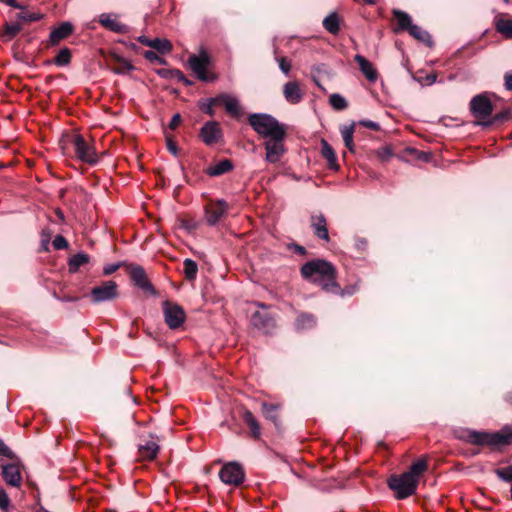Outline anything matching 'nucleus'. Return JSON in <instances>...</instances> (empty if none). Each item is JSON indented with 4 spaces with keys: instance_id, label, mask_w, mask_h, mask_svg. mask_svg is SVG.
I'll list each match as a JSON object with an SVG mask.
<instances>
[{
    "instance_id": "1",
    "label": "nucleus",
    "mask_w": 512,
    "mask_h": 512,
    "mask_svg": "<svg viewBox=\"0 0 512 512\" xmlns=\"http://www.w3.org/2000/svg\"><path fill=\"white\" fill-rule=\"evenodd\" d=\"M301 276L330 293L338 291L337 269L333 263L324 259H314L306 262L300 269Z\"/></svg>"
},
{
    "instance_id": "2",
    "label": "nucleus",
    "mask_w": 512,
    "mask_h": 512,
    "mask_svg": "<svg viewBox=\"0 0 512 512\" xmlns=\"http://www.w3.org/2000/svg\"><path fill=\"white\" fill-rule=\"evenodd\" d=\"M457 438L472 445L504 446L512 444V425H505L495 433L464 429Z\"/></svg>"
},
{
    "instance_id": "3",
    "label": "nucleus",
    "mask_w": 512,
    "mask_h": 512,
    "mask_svg": "<svg viewBox=\"0 0 512 512\" xmlns=\"http://www.w3.org/2000/svg\"><path fill=\"white\" fill-rule=\"evenodd\" d=\"M248 123L261 137L268 139L286 132L284 124L275 117L266 113H253L248 117Z\"/></svg>"
},
{
    "instance_id": "4",
    "label": "nucleus",
    "mask_w": 512,
    "mask_h": 512,
    "mask_svg": "<svg viewBox=\"0 0 512 512\" xmlns=\"http://www.w3.org/2000/svg\"><path fill=\"white\" fill-rule=\"evenodd\" d=\"M387 483L388 487L395 492L397 499H406L414 495L418 487L414 477L405 472L400 475H391Z\"/></svg>"
},
{
    "instance_id": "5",
    "label": "nucleus",
    "mask_w": 512,
    "mask_h": 512,
    "mask_svg": "<svg viewBox=\"0 0 512 512\" xmlns=\"http://www.w3.org/2000/svg\"><path fill=\"white\" fill-rule=\"evenodd\" d=\"M210 65V56L205 50H202L198 55L192 54L188 58V66L197 78L204 82H213L216 79L215 75H209L207 68Z\"/></svg>"
},
{
    "instance_id": "6",
    "label": "nucleus",
    "mask_w": 512,
    "mask_h": 512,
    "mask_svg": "<svg viewBox=\"0 0 512 512\" xmlns=\"http://www.w3.org/2000/svg\"><path fill=\"white\" fill-rule=\"evenodd\" d=\"M219 478L226 485L239 486L244 482L245 470L239 462L231 461L220 469Z\"/></svg>"
},
{
    "instance_id": "7",
    "label": "nucleus",
    "mask_w": 512,
    "mask_h": 512,
    "mask_svg": "<svg viewBox=\"0 0 512 512\" xmlns=\"http://www.w3.org/2000/svg\"><path fill=\"white\" fill-rule=\"evenodd\" d=\"M287 133L284 132L279 135H275L272 138H268L264 142V148L266 151L265 160L269 163H277L280 161L282 156L286 152L284 140Z\"/></svg>"
},
{
    "instance_id": "8",
    "label": "nucleus",
    "mask_w": 512,
    "mask_h": 512,
    "mask_svg": "<svg viewBox=\"0 0 512 512\" xmlns=\"http://www.w3.org/2000/svg\"><path fill=\"white\" fill-rule=\"evenodd\" d=\"M255 305L263 310L256 311L252 314L251 323L256 329L268 334L275 328V319L271 313L267 311V306L264 303L255 302Z\"/></svg>"
},
{
    "instance_id": "9",
    "label": "nucleus",
    "mask_w": 512,
    "mask_h": 512,
    "mask_svg": "<svg viewBox=\"0 0 512 512\" xmlns=\"http://www.w3.org/2000/svg\"><path fill=\"white\" fill-rule=\"evenodd\" d=\"M118 296V285L114 281H105L91 289L90 297L93 303L98 304L114 300Z\"/></svg>"
},
{
    "instance_id": "10",
    "label": "nucleus",
    "mask_w": 512,
    "mask_h": 512,
    "mask_svg": "<svg viewBox=\"0 0 512 512\" xmlns=\"http://www.w3.org/2000/svg\"><path fill=\"white\" fill-rule=\"evenodd\" d=\"M74 149L77 157L90 165H94L98 162V156L93 145L85 140V138L77 134L73 140Z\"/></svg>"
},
{
    "instance_id": "11",
    "label": "nucleus",
    "mask_w": 512,
    "mask_h": 512,
    "mask_svg": "<svg viewBox=\"0 0 512 512\" xmlns=\"http://www.w3.org/2000/svg\"><path fill=\"white\" fill-rule=\"evenodd\" d=\"M163 313L166 324L170 329L179 328L185 321L186 315L183 308L170 301L163 302Z\"/></svg>"
},
{
    "instance_id": "12",
    "label": "nucleus",
    "mask_w": 512,
    "mask_h": 512,
    "mask_svg": "<svg viewBox=\"0 0 512 512\" xmlns=\"http://www.w3.org/2000/svg\"><path fill=\"white\" fill-rule=\"evenodd\" d=\"M127 268L131 281L135 286L151 295L156 294V290L149 281L147 274L142 266L137 264H130L127 266Z\"/></svg>"
},
{
    "instance_id": "13",
    "label": "nucleus",
    "mask_w": 512,
    "mask_h": 512,
    "mask_svg": "<svg viewBox=\"0 0 512 512\" xmlns=\"http://www.w3.org/2000/svg\"><path fill=\"white\" fill-rule=\"evenodd\" d=\"M470 111L477 119L485 120L492 115L493 105L486 95L479 94L471 99Z\"/></svg>"
},
{
    "instance_id": "14",
    "label": "nucleus",
    "mask_w": 512,
    "mask_h": 512,
    "mask_svg": "<svg viewBox=\"0 0 512 512\" xmlns=\"http://www.w3.org/2000/svg\"><path fill=\"white\" fill-rule=\"evenodd\" d=\"M229 205L225 200L210 202L205 207V220L209 226H215L228 212Z\"/></svg>"
},
{
    "instance_id": "15",
    "label": "nucleus",
    "mask_w": 512,
    "mask_h": 512,
    "mask_svg": "<svg viewBox=\"0 0 512 512\" xmlns=\"http://www.w3.org/2000/svg\"><path fill=\"white\" fill-rule=\"evenodd\" d=\"M199 137L207 146L218 143L223 137L219 123L217 121L206 122L200 129Z\"/></svg>"
},
{
    "instance_id": "16",
    "label": "nucleus",
    "mask_w": 512,
    "mask_h": 512,
    "mask_svg": "<svg viewBox=\"0 0 512 512\" xmlns=\"http://www.w3.org/2000/svg\"><path fill=\"white\" fill-rule=\"evenodd\" d=\"M159 439L154 435H149L148 438H141V442L138 445L139 457L142 460H154L156 459L160 446L158 444Z\"/></svg>"
},
{
    "instance_id": "17",
    "label": "nucleus",
    "mask_w": 512,
    "mask_h": 512,
    "mask_svg": "<svg viewBox=\"0 0 512 512\" xmlns=\"http://www.w3.org/2000/svg\"><path fill=\"white\" fill-rule=\"evenodd\" d=\"M99 23L109 31L125 34L129 32V27L116 19V16L110 13H103L99 16Z\"/></svg>"
},
{
    "instance_id": "18",
    "label": "nucleus",
    "mask_w": 512,
    "mask_h": 512,
    "mask_svg": "<svg viewBox=\"0 0 512 512\" xmlns=\"http://www.w3.org/2000/svg\"><path fill=\"white\" fill-rule=\"evenodd\" d=\"M74 31V26L70 22H62L55 27L49 35V44L51 46L58 45L62 40L70 36Z\"/></svg>"
},
{
    "instance_id": "19",
    "label": "nucleus",
    "mask_w": 512,
    "mask_h": 512,
    "mask_svg": "<svg viewBox=\"0 0 512 512\" xmlns=\"http://www.w3.org/2000/svg\"><path fill=\"white\" fill-rule=\"evenodd\" d=\"M311 227L315 236L326 242L329 241V233L327 228V221L323 214H317L311 216Z\"/></svg>"
},
{
    "instance_id": "20",
    "label": "nucleus",
    "mask_w": 512,
    "mask_h": 512,
    "mask_svg": "<svg viewBox=\"0 0 512 512\" xmlns=\"http://www.w3.org/2000/svg\"><path fill=\"white\" fill-rule=\"evenodd\" d=\"M283 95L290 104H298L303 98V92L297 81L287 82L283 87Z\"/></svg>"
},
{
    "instance_id": "21",
    "label": "nucleus",
    "mask_w": 512,
    "mask_h": 512,
    "mask_svg": "<svg viewBox=\"0 0 512 512\" xmlns=\"http://www.w3.org/2000/svg\"><path fill=\"white\" fill-rule=\"evenodd\" d=\"M2 476L7 484L14 487H18L22 482L19 467L12 463L2 466Z\"/></svg>"
},
{
    "instance_id": "22",
    "label": "nucleus",
    "mask_w": 512,
    "mask_h": 512,
    "mask_svg": "<svg viewBox=\"0 0 512 512\" xmlns=\"http://www.w3.org/2000/svg\"><path fill=\"white\" fill-rule=\"evenodd\" d=\"M355 62L359 65L360 71L367 78L368 81L374 83L378 79V72L373 64L368 61L364 56L357 54L354 57Z\"/></svg>"
},
{
    "instance_id": "23",
    "label": "nucleus",
    "mask_w": 512,
    "mask_h": 512,
    "mask_svg": "<svg viewBox=\"0 0 512 512\" xmlns=\"http://www.w3.org/2000/svg\"><path fill=\"white\" fill-rule=\"evenodd\" d=\"M241 417L245 424L250 429L251 437L256 440H259L261 437V428L254 414L250 410L243 408L241 411Z\"/></svg>"
},
{
    "instance_id": "24",
    "label": "nucleus",
    "mask_w": 512,
    "mask_h": 512,
    "mask_svg": "<svg viewBox=\"0 0 512 512\" xmlns=\"http://www.w3.org/2000/svg\"><path fill=\"white\" fill-rule=\"evenodd\" d=\"M219 101L220 104L224 105L225 110L228 114H230L233 117L240 116L241 107L237 98L228 94H220Z\"/></svg>"
},
{
    "instance_id": "25",
    "label": "nucleus",
    "mask_w": 512,
    "mask_h": 512,
    "mask_svg": "<svg viewBox=\"0 0 512 512\" xmlns=\"http://www.w3.org/2000/svg\"><path fill=\"white\" fill-rule=\"evenodd\" d=\"M280 407L281 406L279 404L267 403V402H263L261 405V410H262L264 417L267 420L271 421L277 429H279L280 424H281L279 415H278V411H279Z\"/></svg>"
},
{
    "instance_id": "26",
    "label": "nucleus",
    "mask_w": 512,
    "mask_h": 512,
    "mask_svg": "<svg viewBox=\"0 0 512 512\" xmlns=\"http://www.w3.org/2000/svg\"><path fill=\"white\" fill-rule=\"evenodd\" d=\"M321 155L327 161V165L332 170H338L339 165L337 163L336 153L333 147L325 140H321Z\"/></svg>"
},
{
    "instance_id": "27",
    "label": "nucleus",
    "mask_w": 512,
    "mask_h": 512,
    "mask_svg": "<svg viewBox=\"0 0 512 512\" xmlns=\"http://www.w3.org/2000/svg\"><path fill=\"white\" fill-rule=\"evenodd\" d=\"M392 14L394 18L397 20V27L394 28V32H408L410 30V26L413 25L411 16L408 13L397 9H394Z\"/></svg>"
},
{
    "instance_id": "28",
    "label": "nucleus",
    "mask_w": 512,
    "mask_h": 512,
    "mask_svg": "<svg viewBox=\"0 0 512 512\" xmlns=\"http://www.w3.org/2000/svg\"><path fill=\"white\" fill-rule=\"evenodd\" d=\"M233 169V163L229 159H223L218 163L209 166L206 169V174L211 177H217L223 175Z\"/></svg>"
},
{
    "instance_id": "29",
    "label": "nucleus",
    "mask_w": 512,
    "mask_h": 512,
    "mask_svg": "<svg viewBox=\"0 0 512 512\" xmlns=\"http://www.w3.org/2000/svg\"><path fill=\"white\" fill-rule=\"evenodd\" d=\"M158 74L163 78H168L171 80H176L182 83L184 86L188 87L193 84L191 80H189L184 73L179 69H162L158 71Z\"/></svg>"
},
{
    "instance_id": "30",
    "label": "nucleus",
    "mask_w": 512,
    "mask_h": 512,
    "mask_svg": "<svg viewBox=\"0 0 512 512\" xmlns=\"http://www.w3.org/2000/svg\"><path fill=\"white\" fill-rule=\"evenodd\" d=\"M409 35L415 38L416 40L426 44L427 46L433 45V40L431 35L420 26L413 24L410 26V30L408 31Z\"/></svg>"
},
{
    "instance_id": "31",
    "label": "nucleus",
    "mask_w": 512,
    "mask_h": 512,
    "mask_svg": "<svg viewBox=\"0 0 512 512\" xmlns=\"http://www.w3.org/2000/svg\"><path fill=\"white\" fill-rule=\"evenodd\" d=\"M22 26L19 22L5 23L3 31L0 33V38L5 41H11L20 31Z\"/></svg>"
},
{
    "instance_id": "32",
    "label": "nucleus",
    "mask_w": 512,
    "mask_h": 512,
    "mask_svg": "<svg viewBox=\"0 0 512 512\" xmlns=\"http://www.w3.org/2000/svg\"><path fill=\"white\" fill-rule=\"evenodd\" d=\"M90 260V257L88 254L84 252H79L75 255H73L69 261H68V269L69 272L75 273L78 271V269L83 266L84 264H87Z\"/></svg>"
},
{
    "instance_id": "33",
    "label": "nucleus",
    "mask_w": 512,
    "mask_h": 512,
    "mask_svg": "<svg viewBox=\"0 0 512 512\" xmlns=\"http://www.w3.org/2000/svg\"><path fill=\"white\" fill-rule=\"evenodd\" d=\"M428 465L425 459H418L416 462L412 463L406 474L413 476L417 483H419L420 476L427 470Z\"/></svg>"
},
{
    "instance_id": "34",
    "label": "nucleus",
    "mask_w": 512,
    "mask_h": 512,
    "mask_svg": "<svg viewBox=\"0 0 512 512\" xmlns=\"http://www.w3.org/2000/svg\"><path fill=\"white\" fill-rule=\"evenodd\" d=\"M324 28L331 34H337L340 30L339 16L336 12L330 13L323 20Z\"/></svg>"
},
{
    "instance_id": "35",
    "label": "nucleus",
    "mask_w": 512,
    "mask_h": 512,
    "mask_svg": "<svg viewBox=\"0 0 512 512\" xmlns=\"http://www.w3.org/2000/svg\"><path fill=\"white\" fill-rule=\"evenodd\" d=\"M316 319L312 314L303 313L298 316L295 322L297 330H307L315 326Z\"/></svg>"
},
{
    "instance_id": "36",
    "label": "nucleus",
    "mask_w": 512,
    "mask_h": 512,
    "mask_svg": "<svg viewBox=\"0 0 512 512\" xmlns=\"http://www.w3.org/2000/svg\"><path fill=\"white\" fill-rule=\"evenodd\" d=\"M183 272L187 280H195L198 273L197 263L190 258H186L183 262Z\"/></svg>"
},
{
    "instance_id": "37",
    "label": "nucleus",
    "mask_w": 512,
    "mask_h": 512,
    "mask_svg": "<svg viewBox=\"0 0 512 512\" xmlns=\"http://www.w3.org/2000/svg\"><path fill=\"white\" fill-rule=\"evenodd\" d=\"M215 105H220L219 95L199 102L200 110L209 116L215 115V110L213 108Z\"/></svg>"
},
{
    "instance_id": "38",
    "label": "nucleus",
    "mask_w": 512,
    "mask_h": 512,
    "mask_svg": "<svg viewBox=\"0 0 512 512\" xmlns=\"http://www.w3.org/2000/svg\"><path fill=\"white\" fill-rule=\"evenodd\" d=\"M354 126H355V124L352 123L351 125L344 126L341 129V135H342L344 144L350 152H354V142H353Z\"/></svg>"
},
{
    "instance_id": "39",
    "label": "nucleus",
    "mask_w": 512,
    "mask_h": 512,
    "mask_svg": "<svg viewBox=\"0 0 512 512\" xmlns=\"http://www.w3.org/2000/svg\"><path fill=\"white\" fill-rule=\"evenodd\" d=\"M496 30L504 37L512 38V20L510 19H498L495 23Z\"/></svg>"
},
{
    "instance_id": "40",
    "label": "nucleus",
    "mask_w": 512,
    "mask_h": 512,
    "mask_svg": "<svg viewBox=\"0 0 512 512\" xmlns=\"http://www.w3.org/2000/svg\"><path fill=\"white\" fill-rule=\"evenodd\" d=\"M151 48L155 49L157 52L161 54H166L171 52L172 44L167 39L155 38L152 39Z\"/></svg>"
},
{
    "instance_id": "41",
    "label": "nucleus",
    "mask_w": 512,
    "mask_h": 512,
    "mask_svg": "<svg viewBox=\"0 0 512 512\" xmlns=\"http://www.w3.org/2000/svg\"><path fill=\"white\" fill-rule=\"evenodd\" d=\"M329 103L333 109L338 111L345 110L348 107L346 99L338 93H334L329 97Z\"/></svg>"
},
{
    "instance_id": "42",
    "label": "nucleus",
    "mask_w": 512,
    "mask_h": 512,
    "mask_svg": "<svg viewBox=\"0 0 512 512\" xmlns=\"http://www.w3.org/2000/svg\"><path fill=\"white\" fill-rule=\"evenodd\" d=\"M71 61V51L69 48H62L54 58V63L57 66H66Z\"/></svg>"
},
{
    "instance_id": "43",
    "label": "nucleus",
    "mask_w": 512,
    "mask_h": 512,
    "mask_svg": "<svg viewBox=\"0 0 512 512\" xmlns=\"http://www.w3.org/2000/svg\"><path fill=\"white\" fill-rule=\"evenodd\" d=\"M134 69V66L126 59L120 58L117 66L112 68V71L118 75H124Z\"/></svg>"
},
{
    "instance_id": "44",
    "label": "nucleus",
    "mask_w": 512,
    "mask_h": 512,
    "mask_svg": "<svg viewBox=\"0 0 512 512\" xmlns=\"http://www.w3.org/2000/svg\"><path fill=\"white\" fill-rule=\"evenodd\" d=\"M494 473L500 480L512 484V465L497 468Z\"/></svg>"
},
{
    "instance_id": "45",
    "label": "nucleus",
    "mask_w": 512,
    "mask_h": 512,
    "mask_svg": "<svg viewBox=\"0 0 512 512\" xmlns=\"http://www.w3.org/2000/svg\"><path fill=\"white\" fill-rule=\"evenodd\" d=\"M42 19V15L35 12H20L17 14V20L20 22H35Z\"/></svg>"
},
{
    "instance_id": "46",
    "label": "nucleus",
    "mask_w": 512,
    "mask_h": 512,
    "mask_svg": "<svg viewBox=\"0 0 512 512\" xmlns=\"http://www.w3.org/2000/svg\"><path fill=\"white\" fill-rule=\"evenodd\" d=\"M52 245H53L54 249H56V250H63L69 246L68 241L62 235L55 236V238L53 239Z\"/></svg>"
},
{
    "instance_id": "47",
    "label": "nucleus",
    "mask_w": 512,
    "mask_h": 512,
    "mask_svg": "<svg viewBox=\"0 0 512 512\" xmlns=\"http://www.w3.org/2000/svg\"><path fill=\"white\" fill-rule=\"evenodd\" d=\"M276 61L279 64L280 70L288 75L291 70V62L287 60L285 57H276Z\"/></svg>"
},
{
    "instance_id": "48",
    "label": "nucleus",
    "mask_w": 512,
    "mask_h": 512,
    "mask_svg": "<svg viewBox=\"0 0 512 512\" xmlns=\"http://www.w3.org/2000/svg\"><path fill=\"white\" fill-rule=\"evenodd\" d=\"M356 290H357V286L356 285L345 287L344 289H342L339 286L338 291L331 292V293L332 294H337V295H340V296L344 297V296H351V295H353L356 292Z\"/></svg>"
},
{
    "instance_id": "49",
    "label": "nucleus",
    "mask_w": 512,
    "mask_h": 512,
    "mask_svg": "<svg viewBox=\"0 0 512 512\" xmlns=\"http://www.w3.org/2000/svg\"><path fill=\"white\" fill-rule=\"evenodd\" d=\"M144 57H145V59H147L150 62H157L160 64H162L164 62L163 59L156 52H154L152 50L145 51Z\"/></svg>"
},
{
    "instance_id": "50",
    "label": "nucleus",
    "mask_w": 512,
    "mask_h": 512,
    "mask_svg": "<svg viewBox=\"0 0 512 512\" xmlns=\"http://www.w3.org/2000/svg\"><path fill=\"white\" fill-rule=\"evenodd\" d=\"M10 505V499L3 488H0V508L5 510Z\"/></svg>"
},
{
    "instance_id": "51",
    "label": "nucleus",
    "mask_w": 512,
    "mask_h": 512,
    "mask_svg": "<svg viewBox=\"0 0 512 512\" xmlns=\"http://www.w3.org/2000/svg\"><path fill=\"white\" fill-rule=\"evenodd\" d=\"M122 264V262H119L105 265L103 268V274L106 276L111 275L112 273L117 271L122 266Z\"/></svg>"
},
{
    "instance_id": "52",
    "label": "nucleus",
    "mask_w": 512,
    "mask_h": 512,
    "mask_svg": "<svg viewBox=\"0 0 512 512\" xmlns=\"http://www.w3.org/2000/svg\"><path fill=\"white\" fill-rule=\"evenodd\" d=\"M0 456H4L7 458L14 457V453L1 439H0Z\"/></svg>"
},
{
    "instance_id": "53",
    "label": "nucleus",
    "mask_w": 512,
    "mask_h": 512,
    "mask_svg": "<svg viewBox=\"0 0 512 512\" xmlns=\"http://www.w3.org/2000/svg\"><path fill=\"white\" fill-rule=\"evenodd\" d=\"M359 124L374 131L380 130V125L377 122L371 120H360Z\"/></svg>"
},
{
    "instance_id": "54",
    "label": "nucleus",
    "mask_w": 512,
    "mask_h": 512,
    "mask_svg": "<svg viewBox=\"0 0 512 512\" xmlns=\"http://www.w3.org/2000/svg\"><path fill=\"white\" fill-rule=\"evenodd\" d=\"M289 249L293 251L296 254L299 255H305L306 254V248L304 246L298 245V244H291L289 245Z\"/></svg>"
},
{
    "instance_id": "55",
    "label": "nucleus",
    "mask_w": 512,
    "mask_h": 512,
    "mask_svg": "<svg viewBox=\"0 0 512 512\" xmlns=\"http://www.w3.org/2000/svg\"><path fill=\"white\" fill-rule=\"evenodd\" d=\"M180 121H181V116L179 113L177 114H174L170 120V123H169V128L174 130L178 127V125L180 124Z\"/></svg>"
},
{
    "instance_id": "56",
    "label": "nucleus",
    "mask_w": 512,
    "mask_h": 512,
    "mask_svg": "<svg viewBox=\"0 0 512 512\" xmlns=\"http://www.w3.org/2000/svg\"><path fill=\"white\" fill-rule=\"evenodd\" d=\"M166 142L168 151L173 155H177L178 149L176 143L171 138L168 137L166 139Z\"/></svg>"
},
{
    "instance_id": "57",
    "label": "nucleus",
    "mask_w": 512,
    "mask_h": 512,
    "mask_svg": "<svg viewBox=\"0 0 512 512\" xmlns=\"http://www.w3.org/2000/svg\"><path fill=\"white\" fill-rule=\"evenodd\" d=\"M505 87L507 90H512V73L505 74Z\"/></svg>"
},
{
    "instance_id": "58",
    "label": "nucleus",
    "mask_w": 512,
    "mask_h": 512,
    "mask_svg": "<svg viewBox=\"0 0 512 512\" xmlns=\"http://www.w3.org/2000/svg\"><path fill=\"white\" fill-rule=\"evenodd\" d=\"M0 1L5 3L6 5H8L10 7L17 8V9H22V6L19 3H17L15 0H0Z\"/></svg>"
},
{
    "instance_id": "59",
    "label": "nucleus",
    "mask_w": 512,
    "mask_h": 512,
    "mask_svg": "<svg viewBox=\"0 0 512 512\" xmlns=\"http://www.w3.org/2000/svg\"><path fill=\"white\" fill-rule=\"evenodd\" d=\"M138 42H140L141 44L143 45H146L148 47H151V42H152V39H148L146 36H139L137 38Z\"/></svg>"
},
{
    "instance_id": "60",
    "label": "nucleus",
    "mask_w": 512,
    "mask_h": 512,
    "mask_svg": "<svg viewBox=\"0 0 512 512\" xmlns=\"http://www.w3.org/2000/svg\"><path fill=\"white\" fill-rule=\"evenodd\" d=\"M183 227L188 231L192 232L194 229H196V224L192 222H183Z\"/></svg>"
},
{
    "instance_id": "61",
    "label": "nucleus",
    "mask_w": 512,
    "mask_h": 512,
    "mask_svg": "<svg viewBox=\"0 0 512 512\" xmlns=\"http://www.w3.org/2000/svg\"><path fill=\"white\" fill-rule=\"evenodd\" d=\"M407 151L412 153V154H416L418 159L426 160V158H427L425 153L419 152L416 149H408Z\"/></svg>"
},
{
    "instance_id": "62",
    "label": "nucleus",
    "mask_w": 512,
    "mask_h": 512,
    "mask_svg": "<svg viewBox=\"0 0 512 512\" xmlns=\"http://www.w3.org/2000/svg\"><path fill=\"white\" fill-rule=\"evenodd\" d=\"M379 157L385 159L390 156V151L387 148H383L378 152Z\"/></svg>"
},
{
    "instance_id": "63",
    "label": "nucleus",
    "mask_w": 512,
    "mask_h": 512,
    "mask_svg": "<svg viewBox=\"0 0 512 512\" xmlns=\"http://www.w3.org/2000/svg\"><path fill=\"white\" fill-rule=\"evenodd\" d=\"M356 245H357V247L359 249H363V248L366 247L367 241L365 239H359V240H357V244Z\"/></svg>"
},
{
    "instance_id": "64",
    "label": "nucleus",
    "mask_w": 512,
    "mask_h": 512,
    "mask_svg": "<svg viewBox=\"0 0 512 512\" xmlns=\"http://www.w3.org/2000/svg\"><path fill=\"white\" fill-rule=\"evenodd\" d=\"M436 75H429L427 79L430 81V83H434L436 81Z\"/></svg>"
}]
</instances>
